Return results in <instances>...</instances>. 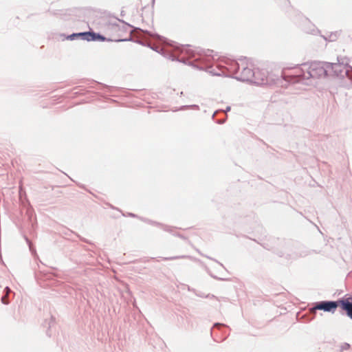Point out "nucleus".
I'll list each match as a JSON object with an SVG mask.
<instances>
[{
    "instance_id": "1",
    "label": "nucleus",
    "mask_w": 352,
    "mask_h": 352,
    "mask_svg": "<svg viewBox=\"0 0 352 352\" xmlns=\"http://www.w3.org/2000/svg\"><path fill=\"white\" fill-rule=\"evenodd\" d=\"M340 305V300L335 301H322L318 303L311 309V312L315 313L316 310H324V311L333 313L336 308Z\"/></svg>"
},
{
    "instance_id": "2",
    "label": "nucleus",
    "mask_w": 352,
    "mask_h": 352,
    "mask_svg": "<svg viewBox=\"0 0 352 352\" xmlns=\"http://www.w3.org/2000/svg\"><path fill=\"white\" fill-rule=\"evenodd\" d=\"M80 36L82 39L91 41H96V40H100V41H104V38L99 34H96L94 32H81V33H77V34H73L71 36H69V38L72 39L74 37H78Z\"/></svg>"
},
{
    "instance_id": "3",
    "label": "nucleus",
    "mask_w": 352,
    "mask_h": 352,
    "mask_svg": "<svg viewBox=\"0 0 352 352\" xmlns=\"http://www.w3.org/2000/svg\"><path fill=\"white\" fill-rule=\"evenodd\" d=\"M341 308L346 312L347 316L352 319V302L349 298L340 300Z\"/></svg>"
},
{
    "instance_id": "4",
    "label": "nucleus",
    "mask_w": 352,
    "mask_h": 352,
    "mask_svg": "<svg viewBox=\"0 0 352 352\" xmlns=\"http://www.w3.org/2000/svg\"><path fill=\"white\" fill-rule=\"evenodd\" d=\"M295 76L298 78H309L310 76H312L309 72H307V75H306L303 72V69L300 67H297L294 69V72L292 73Z\"/></svg>"
},
{
    "instance_id": "5",
    "label": "nucleus",
    "mask_w": 352,
    "mask_h": 352,
    "mask_svg": "<svg viewBox=\"0 0 352 352\" xmlns=\"http://www.w3.org/2000/svg\"><path fill=\"white\" fill-rule=\"evenodd\" d=\"M6 294L1 298V301L3 304H8L7 298H8L9 293L10 292V289L9 287H6Z\"/></svg>"
}]
</instances>
